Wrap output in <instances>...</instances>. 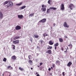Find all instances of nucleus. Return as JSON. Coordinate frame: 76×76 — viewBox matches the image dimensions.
Segmentation results:
<instances>
[{
  "label": "nucleus",
  "instance_id": "1",
  "mask_svg": "<svg viewBox=\"0 0 76 76\" xmlns=\"http://www.w3.org/2000/svg\"><path fill=\"white\" fill-rule=\"evenodd\" d=\"M58 45H59V44L58 43H57L56 44H54V46L55 47V50H57V51L58 50H60L59 47L57 48V46H58Z\"/></svg>",
  "mask_w": 76,
  "mask_h": 76
},
{
  "label": "nucleus",
  "instance_id": "2",
  "mask_svg": "<svg viewBox=\"0 0 76 76\" xmlns=\"http://www.w3.org/2000/svg\"><path fill=\"white\" fill-rule=\"evenodd\" d=\"M46 20H47V19H46L44 18L40 20L39 21V22H40L41 23L42 22V23H45V22H46Z\"/></svg>",
  "mask_w": 76,
  "mask_h": 76
},
{
  "label": "nucleus",
  "instance_id": "3",
  "mask_svg": "<svg viewBox=\"0 0 76 76\" xmlns=\"http://www.w3.org/2000/svg\"><path fill=\"white\" fill-rule=\"evenodd\" d=\"M9 7H12L13 6V3L11 1H9Z\"/></svg>",
  "mask_w": 76,
  "mask_h": 76
},
{
  "label": "nucleus",
  "instance_id": "4",
  "mask_svg": "<svg viewBox=\"0 0 76 76\" xmlns=\"http://www.w3.org/2000/svg\"><path fill=\"white\" fill-rule=\"evenodd\" d=\"M61 9L62 10H64V5L63 4H61Z\"/></svg>",
  "mask_w": 76,
  "mask_h": 76
},
{
  "label": "nucleus",
  "instance_id": "5",
  "mask_svg": "<svg viewBox=\"0 0 76 76\" xmlns=\"http://www.w3.org/2000/svg\"><path fill=\"white\" fill-rule=\"evenodd\" d=\"M64 26L66 28H69V26L67 24V23L65 22L64 24Z\"/></svg>",
  "mask_w": 76,
  "mask_h": 76
},
{
  "label": "nucleus",
  "instance_id": "6",
  "mask_svg": "<svg viewBox=\"0 0 76 76\" xmlns=\"http://www.w3.org/2000/svg\"><path fill=\"white\" fill-rule=\"evenodd\" d=\"M70 9L72 10L73 7H74V5L72 4H71L69 5Z\"/></svg>",
  "mask_w": 76,
  "mask_h": 76
},
{
  "label": "nucleus",
  "instance_id": "7",
  "mask_svg": "<svg viewBox=\"0 0 76 76\" xmlns=\"http://www.w3.org/2000/svg\"><path fill=\"white\" fill-rule=\"evenodd\" d=\"M16 30H19L21 29V27L19 26H17L15 28Z\"/></svg>",
  "mask_w": 76,
  "mask_h": 76
},
{
  "label": "nucleus",
  "instance_id": "8",
  "mask_svg": "<svg viewBox=\"0 0 76 76\" xmlns=\"http://www.w3.org/2000/svg\"><path fill=\"white\" fill-rule=\"evenodd\" d=\"M13 43L15 44H19V40H17L15 41H13Z\"/></svg>",
  "mask_w": 76,
  "mask_h": 76
},
{
  "label": "nucleus",
  "instance_id": "9",
  "mask_svg": "<svg viewBox=\"0 0 76 76\" xmlns=\"http://www.w3.org/2000/svg\"><path fill=\"white\" fill-rule=\"evenodd\" d=\"M17 58V57H16V56L15 55L12 56L11 57L12 59V60H16Z\"/></svg>",
  "mask_w": 76,
  "mask_h": 76
},
{
  "label": "nucleus",
  "instance_id": "10",
  "mask_svg": "<svg viewBox=\"0 0 76 76\" xmlns=\"http://www.w3.org/2000/svg\"><path fill=\"white\" fill-rule=\"evenodd\" d=\"M18 18H19V19H22L23 18V16L22 15H18Z\"/></svg>",
  "mask_w": 76,
  "mask_h": 76
},
{
  "label": "nucleus",
  "instance_id": "11",
  "mask_svg": "<svg viewBox=\"0 0 76 76\" xmlns=\"http://www.w3.org/2000/svg\"><path fill=\"white\" fill-rule=\"evenodd\" d=\"M3 15L2 12H0V19H3Z\"/></svg>",
  "mask_w": 76,
  "mask_h": 76
},
{
  "label": "nucleus",
  "instance_id": "12",
  "mask_svg": "<svg viewBox=\"0 0 76 76\" xmlns=\"http://www.w3.org/2000/svg\"><path fill=\"white\" fill-rule=\"evenodd\" d=\"M49 44L50 45H53V44H54V43L53 42V41L50 40L49 42Z\"/></svg>",
  "mask_w": 76,
  "mask_h": 76
},
{
  "label": "nucleus",
  "instance_id": "13",
  "mask_svg": "<svg viewBox=\"0 0 76 76\" xmlns=\"http://www.w3.org/2000/svg\"><path fill=\"white\" fill-rule=\"evenodd\" d=\"M72 64V63L70 61L68 63V64H67V66H68V67H70V66Z\"/></svg>",
  "mask_w": 76,
  "mask_h": 76
},
{
  "label": "nucleus",
  "instance_id": "14",
  "mask_svg": "<svg viewBox=\"0 0 76 76\" xmlns=\"http://www.w3.org/2000/svg\"><path fill=\"white\" fill-rule=\"evenodd\" d=\"M7 69L9 70H12V69H13V68L12 67H11V66H10L7 67Z\"/></svg>",
  "mask_w": 76,
  "mask_h": 76
},
{
  "label": "nucleus",
  "instance_id": "15",
  "mask_svg": "<svg viewBox=\"0 0 76 76\" xmlns=\"http://www.w3.org/2000/svg\"><path fill=\"white\" fill-rule=\"evenodd\" d=\"M20 38V36L16 37H15L14 38V40H16V39H19Z\"/></svg>",
  "mask_w": 76,
  "mask_h": 76
},
{
  "label": "nucleus",
  "instance_id": "16",
  "mask_svg": "<svg viewBox=\"0 0 76 76\" xmlns=\"http://www.w3.org/2000/svg\"><path fill=\"white\" fill-rule=\"evenodd\" d=\"M46 53H48L49 54H51V53H52V52L51 51V50H48V51L47 52H46Z\"/></svg>",
  "mask_w": 76,
  "mask_h": 76
},
{
  "label": "nucleus",
  "instance_id": "17",
  "mask_svg": "<svg viewBox=\"0 0 76 76\" xmlns=\"http://www.w3.org/2000/svg\"><path fill=\"white\" fill-rule=\"evenodd\" d=\"M28 63L30 64L31 65H32V64H33V62H32V61L31 60H29L28 61Z\"/></svg>",
  "mask_w": 76,
  "mask_h": 76
},
{
  "label": "nucleus",
  "instance_id": "18",
  "mask_svg": "<svg viewBox=\"0 0 76 76\" xmlns=\"http://www.w3.org/2000/svg\"><path fill=\"white\" fill-rule=\"evenodd\" d=\"M34 37L35 38H38L39 37V36L37 34H34Z\"/></svg>",
  "mask_w": 76,
  "mask_h": 76
},
{
  "label": "nucleus",
  "instance_id": "19",
  "mask_svg": "<svg viewBox=\"0 0 76 76\" xmlns=\"http://www.w3.org/2000/svg\"><path fill=\"white\" fill-rule=\"evenodd\" d=\"M41 10H42V11L43 12H45L46 11V8L45 7V8H41Z\"/></svg>",
  "mask_w": 76,
  "mask_h": 76
},
{
  "label": "nucleus",
  "instance_id": "20",
  "mask_svg": "<svg viewBox=\"0 0 76 76\" xmlns=\"http://www.w3.org/2000/svg\"><path fill=\"white\" fill-rule=\"evenodd\" d=\"M9 2V1H6L4 3V5H6L8 4V3Z\"/></svg>",
  "mask_w": 76,
  "mask_h": 76
},
{
  "label": "nucleus",
  "instance_id": "21",
  "mask_svg": "<svg viewBox=\"0 0 76 76\" xmlns=\"http://www.w3.org/2000/svg\"><path fill=\"white\" fill-rule=\"evenodd\" d=\"M19 69L21 71H25L24 70V69L23 68H22L21 67H19Z\"/></svg>",
  "mask_w": 76,
  "mask_h": 76
},
{
  "label": "nucleus",
  "instance_id": "22",
  "mask_svg": "<svg viewBox=\"0 0 76 76\" xmlns=\"http://www.w3.org/2000/svg\"><path fill=\"white\" fill-rule=\"evenodd\" d=\"M50 9H53V10H57V8L54 7H50Z\"/></svg>",
  "mask_w": 76,
  "mask_h": 76
},
{
  "label": "nucleus",
  "instance_id": "23",
  "mask_svg": "<svg viewBox=\"0 0 76 76\" xmlns=\"http://www.w3.org/2000/svg\"><path fill=\"white\" fill-rule=\"evenodd\" d=\"M59 41L61 42H62L63 41V39L61 38H59Z\"/></svg>",
  "mask_w": 76,
  "mask_h": 76
},
{
  "label": "nucleus",
  "instance_id": "24",
  "mask_svg": "<svg viewBox=\"0 0 76 76\" xmlns=\"http://www.w3.org/2000/svg\"><path fill=\"white\" fill-rule=\"evenodd\" d=\"M56 63L58 65H60V62L58 60L56 61Z\"/></svg>",
  "mask_w": 76,
  "mask_h": 76
},
{
  "label": "nucleus",
  "instance_id": "25",
  "mask_svg": "<svg viewBox=\"0 0 76 76\" xmlns=\"http://www.w3.org/2000/svg\"><path fill=\"white\" fill-rule=\"evenodd\" d=\"M47 36H48V34H46V33H45L43 34V37L44 38H45V37H46Z\"/></svg>",
  "mask_w": 76,
  "mask_h": 76
},
{
  "label": "nucleus",
  "instance_id": "26",
  "mask_svg": "<svg viewBox=\"0 0 76 76\" xmlns=\"http://www.w3.org/2000/svg\"><path fill=\"white\" fill-rule=\"evenodd\" d=\"M25 7H26V6H22L21 7V9H25Z\"/></svg>",
  "mask_w": 76,
  "mask_h": 76
},
{
  "label": "nucleus",
  "instance_id": "27",
  "mask_svg": "<svg viewBox=\"0 0 76 76\" xmlns=\"http://www.w3.org/2000/svg\"><path fill=\"white\" fill-rule=\"evenodd\" d=\"M22 2H21L20 4H16V5L17 6H20V5H22Z\"/></svg>",
  "mask_w": 76,
  "mask_h": 76
},
{
  "label": "nucleus",
  "instance_id": "28",
  "mask_svg": "<svg viewBox=\"0 0 76 76\" xmlns=\"http://www.w3.org/2000/svg\"><path fill=\"white\" fill-rule=\"evenodd\" d=\"M40 42H41L40 44H43V43H44V42L42 40H40Z\"/></svg>",
  "mask_w": 76,
  "mask_h": 76
},
{
  "label": "nucleus",
  "instance_id": "29",
  "mask_svg": "<svg viewBox=\"0 0 76 76\" xmlns=\"http://www.w3.org/2000/svg\"><path fill=\"white\" fill-rule=\"evenodd\" d=\"M68 47H70L71 48H72L73 47V45H72V44H70L69 45H68Z\"/></svg>",
  "mask_w": 76,
  "mask_h": 76
},
{
  "label": "nucleus",
  "instance_id": "30",
  "mask_svg": "<svg viewBox=\"0 0 76 76\" xmlns=\"http://www.w3.org/2000/svg\"><path fill=\"white\" fill-rule=\"evenodd\" d=\"M7 60V59L5 58H4V59H3V61H4L5 62H6Z\"/></svg>",
  "mask_w": 76,
  "mask_h": 76
},
{
  "label": "nucleus",
  "instance_id": "31",
  "mask_svg": "<svg viewBox=\"0 0 76 76\" xmlns=\"http://www.w3.org/2000/svg\"><path fill=\"white\" fill-rule=\"evenodd\" d=\"M28 58L29 60H31V55H29L28 56Z\"/></svg>",
  "mask_w": 76,
  "mask_h": 76
},
{
  "label": "nucleus",
  "instance_id": "32",
  "mask_svg": "<svg viewBox=\"0 0 76 76\" xmlns=\"http://www.w3.org/2000/svg\"><path fill=\"white\" fill-rule=\"evenodd\" d=\"M34 13L33 14H30L29 15V16H31V17H32V16L33 15H34Z\"/></svg>",
  "mask_w": 76,
  "mask_h": 76
},
{
  "label": "nucleus",
  "instance_id": "33",
  "mask_svg": "<svg viewBox=\"0 0 76 76\" xmlns=\"http://www.w3.org/2000/svg\"><path fill=\"white\" fill-rule=\"evenodd\" d=\"M50 10V9H47V12L48 13L49 12V10Z\"/></svg>",
  "mask_w": 76,
  "mask_h": 76
},
{
  "label": "nucleus",
  "instance_id": "34",
  "mask_svg": "<svg viewBox=\"0 0 76 76\" xmlns=\"http://www.w3.org/2000/svg\"><path fill=\"white\" fill-rule=\"evenodd\" d=\"M5 7H7V8H8V7H9V5H6Z\"/></svg>",
  "mask_w": 76,
  "mask_h": 76
},
{
  "label": "nucleus",
  "instance_id": "35",
  "mask_svg": "<svg viewBox=\"0 0 76 76\" xmlns=\"http://www.w3.org/2000/svg\"><path fill=\"white\" fill-rule=\"evenodd\" d=\"M12 46H13V49H15V46L14 45H12Z\"/></svg>",
  "mask_w": 76,
  "mask_h": 76
},
{
  "label": "nucleus",
  "instance_id": "36",
  "mask_svg": "<svg viewBox=\"0 0 76 76\" xmlns=\"http://www.w3.org/2000/svg\"><path fill=\"white\" fill-rule=\"evenodd\" d=\"M50 2H51V0H49L48 1V4H50Z\"/></svg>",
  "mask_w": 76,
  "mask_h": 76
},
{
  "label": "nucleus",
  "instance_id": "37",
  "mask_svg": "<svg viewBox=\"0 0 76 76\" xmlns=\"http://www.w3.org/2000/svg\"><path fill=\"white\" fill-rule=\"evenodd\" d=\"M55 66L56 65H55V64H52V66H53V68L55 67Z\"/></svg>",
  "mask_w": 76,
  "mask_h": 76
},
{
  "label": "nucleus",
  "instance_id": "38",
  "mask_svg": "<svg viewBox=\"0 0 76 76\" xmlns=\"http://www.w3.org/2000/svg\"><path fill=\"white\" fill-rule=\"evenodd\" d=\"M48 47L49 48V49H51V48H53V47H52V46H48Z\"/></svg>",
  "mask_w": 76,
  "mask_h": 76
},
{
  "label": "nucleus",
  "instance_id": "39",
  "mask_svg": "<svg viewBox=\"0 0 76 76\" xmlns=\"http://www.w3.org/2000/svg\"><path fill=\"white\" fill-rule=\"evenodd\" d=\"M30 41H31V43H32V38H31Z\"/></svg>",
  "mask_w": 76,
  "mask_h": 76
},
{
  "label": "nucleus",
  "instance_id": "40",
  "mask_svg": "<svg viewBox=\"0 0 76 76\" xmlns=\"http://www.w3.org/2000/svg\"><path fill=\"white\" fill-rule=\"evenodd\" d=\"M62 75L63 76H65V74H64V72H62Z\"/></svg>",
  "mask_w": 76,
  "mask_h": 76
},
{
  "label": "nucleus",
  "instance_id": "41",
  "mask_svg": "<svg viewBox=\"0 0 76 76\" xmlns=\"http://www.w3.org/2000/svg\"><path fill=\"white\" fill-rule=\"evenodd\" d=\"M42 7H45V5L44 4H43L42 5Z\"/></svg>",
  "mask_w": 76,
  "mask_h": 76
},
{
  "label": "nucleus",
  "instance_id": "42",
  "mask_svg": "<svg viewBox=\"0 0 76 76\" xmlns=\"http://www.w3.org/2000/svg\"><path fill=\"white\" fill-rule=\"evenodd\" d=\"M61 50H62V51H64V48H61Z\"/></svg>",
  "mask_w": 76,
  "mask_h": 76
},
{
  "label": "nucleus",
  "instance_id": "43",
  "mask_svg": "<svg viewBox=\"0 0 76 76\" xmlns=\"http://www.w3.org/2000/svg\"><path fill=\"white\" fill-rule=\"evenodd\" d=\"M42 63H40V66H41V65H42Z\"/></svg>",
  "mask_w": 76,
  "mask_h": 76
},
{
  "label": "nucleus",
  "instance_id": "44",
  "mask_svg": "<svg viewBox=\"0 0 76 76\" xmlns=\"http://www.w3.org/2000/svg\"><path fill=\"white\" fill-rule=\"evenodd\" d=\"M65 53H67V49L65 51H64Z\"/></svg>",
  "mask_w": 76,
  "mask_h": 76
},
{
  "label": "nucleus",
  "instance_id": "45",
  "mask_svg": "<svg viewBox=\"0 0 76 76\" xmlns=\"http://www.w3.org/2000/svg\"><path fill=\"white\" fill-rule=\"evenodd\" d=\"M64 37L65 38H67V37L66 35Z\"/></svg>",
  "mask_w": 76,
  "mask_h": 76
},
{
  "label": "nucleus",
  "instance_id": "46",
  "mask_svg": "<svg viewBox=\"0 0 76 76\" xmlns=\"http://www.w3.org/2000/svg\"><path fill=\"white\" fill-rule=\"evenodd\" d=\"M37 76H40V75H39V74H38L37 75Z\"/></svg>",
  "mask_w": 76,
  "mask_h": 76
},
{
  "label": "nucleus",
  "instance_id": "47",
  "mask_svg": "<svg viewBox=\"0 0 76 76\" xmlns=\"http://www.w3.org/2000/svg\"><path fill=\"white\" fill-rule=\"evenodd\" d=\"M50 70H51V68H49L48 69V71H50Z\"/></svg>",
  "mask_w": 76,
  "mask_h": 76
},
{
  "label": "nucleus",
  "instance_id": "48",
  "mask_svg": "<svg viewBox=\"0 0 76 76\" xmlns=\"http://www.w3.org/2000/svg\"><path fill=\"white\" fill-rule=\"evenodd\" d=\"M56 26V24L54 23L53 24V26Z\"/></svg>",
  "mask_w": 76,
  "mask_h": 76
},
{
  "label": "nucleus",
  "instance_id": "49",
  "mask_svg": "<svg viewBox=\"0 0 76 76\" xmlns=\"http://www.w3.org/2000/svg\"><path fill=\"white\" fill-rule=\"evenodd\" d=\"M51 69L52 70H53V67H52V66L51 67Z\"/></svg>",
  "mask_w": 76,
  "mask_h": 76
},
{
  "label": "nucleus",
  "instance_id": "50",
  "mask_svg": "<svg viewBox=\"0 0 76 76\" xmlns=\"http://www.w3.org/2000/svg\"><path fill=\"white\" fill-rule=\"evenodd\" d=\"M31 70H32V69H33V68H31Z\"/></svg>",
  "mask_w": 76,
  "mask_h": 76
},
{
  "label": "nucleus",
  "instance_id": "51",
  "mask_svg": "<svg viewBox=\"0 0 76 76\" xmlns=\"http://www.w3.org/2000/svg\"><path fill=\"white\" fill-rule=\"evenodd\" d=\"M66 50H69V48H68V47H67V49Z\"/></svg>",
  "mask_w": 76,
  "mask_h": 76
},
{
  "label": "nucleus",
  "instance_id": "52",
  "mask_svg": "<svg viewBox=\"0 0 76 76\" xmlns=\"http://www.w3.org/2000/svg\"><path fill=\"white\" fill-rule=\"evenodd\" d=\"M37 67H39V66L38 65L37 66Z\"/></svg>",
  "mask_w": 76,
  "mask_h": 76
},
{
  "label": "nucleus",
  "instance_id": "53",
  "mask_svg": "<svg viewBox=\"0 0 76 76\" xmlns=\"http://www.w3.org/2000/svg\"><path fill=\"white\" fill-rule=\"evenodd\" d=\"M36 75H37V74H38V72H36Z\"/></svg>",
  "mask_w": 76,
  "mask_h": 76
},
{
  "label": "nucleus",
  "instance_id": "54",
  "mask_svg": "<svg viewBox=\"0 0 76 76\" xmlns=\"http://www.w3.org/2000/svg\"><path fill=\"white\" fill-rule=\"evenodd\" d=\"M51 29H53V27H50Z\"/></svg>",
  "mask_w": 76,
  "mask_h": 76
},
{
  "label": "nucleus",
  "instance_id": "55",
  "mask_svg": "<svg viewBox=\"0 0 76 76\" xmlns=\"http://www.w3.org/2000/svg\"><path fill=\"white\" fill-rule=\"evenodd\" d=\"M47 49H50V48H48Z\"/></svg>",
  "mask_w": 76,
  "mask_h": 76
},
{
  "label": "nucleus",
  "instance_id": "56",
  "mask_svg": "<svg viewBox=\"0 0 76 76\" xmlns=\"http://www.w3.org/2000/svg\"><path fill=\"white\" fill-rule=\"evenodd\" d=\"M37 54L38 56V54H37Z\"/></svg>",
  "mask_w": 76,
  "mask_h": 76
},
{
  "label": "nucleus",
  "instance_id": "57",
  "mask_svg": "<svg viewBox=\"0 0 76 76\" xmlns=\"http://www.w3.org/2000/svg\"><path fill=\"white\" fill-rule=\"evenodd\" d=\"M3 76V74H2Z\"/></svg>",
  "mask_w": 76,
  "mask_h": 76
},
{
  "label": "nucleus",
  "instance_id": "58",
  "mask_svg": "<svg viewBox=\"0 0 76 76\" xmlns=\"http://www.w3.org/2000/svg\"><path fill=\"white\" fill-rule=\"evenodd\" d=\"M75 76H76V75H75Z\"/></svg>",
  "mask_w": 76,
  "mask_h": 76
}]
</instances>
